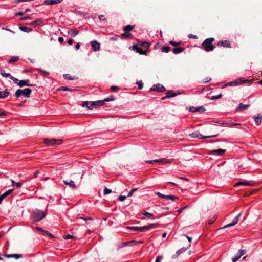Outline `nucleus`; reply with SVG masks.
I'll return each mask as SVG.
<instances>
[{
	"label": "nucleus",
	"mask_w": 262,
	"mask_h": 262,
	"mask_svg": "<svg viewBox=\"0 0 262 262\" xmlns=\"http://www.w3.org/2000/svg\"><path fill=\"white\" fill-rule=\"evenodd\" d=\"M150 46V43L147 41L140 42L138 45L133 46V50L140 54L147 55L148 51L143 50L142 47L148 48Z\"/></svg>",
	"instance_id": "obj_1"
},
{
	"label": "nucleus",
	"mask_w": 262,
	"mask_h": 262,
	"mask_svg": "<svg viewBox=\"0 0 262 262\" xmlns=\"http://www.w3.org/2000/svg\"><path fill=\"white\" fill-rule=\"evenodd\" d=\"M47 215V212L35 209L32 213V218L34 222H39L44 219Z\"/></svg>",
	"instance_id": "obj_2"
},
{
	"label": "nucleus",
	"mask_w": 262,
	"mask_h": 262,
	"mask_svg": "<svg viewBox=\"0 0 262 262\" xmlns=\"http://www.w3.org/2000/svg\"><path fill=\"white\" fill-rule=\"evenodd\" d=\"M214 40L213 37H210L206 39L202 43V46L204 50L206 52H210L213 51L214 49V46L212 44V42Z\"/></svg>",
	"instance_id": "obj_3"
},
{
	"label": "nucleus",
	"mask_w": 262,
	"mask_h": 262,
	"mask_svg": "<svg viewBox=\"0 0 262 262\" xmlns=\"http://www.w3.org/2000/svg\"><path fill=\"white\" fill-rule=\"evenodd\" d=\"M155 226V224H150L149 225L147 226H144L142 227H131V226H127L126 227V228L128 229H129L132 231H137L141 232H145L154 227Z\"/></svg>",
	"instance_id": "obj_4"
},
{
	"label": "nucleus",
	"mask_w": 262,
	"mask_h": 262,
	"mask_svg": "<svg viewBox=\"0 0 262 262\" xmlns=\"http://www.w3.org/2000/svg\"><path fill=\"white\" fill-rule=\"evenodd\" d=\"M31 93L32 90L29 88H26L24 90L18 89L16 91L14 96L16 98H19L21 96H24L26 98H29Z\"/></svg>",
	"instance_id": "obj_5"
},
{
	"label": "nucleus",
	"mask_w": 262,
	"mask_h": 262,
	"mask_svg": "<svg viewBox=\"0 0 262 262\" xmlns=\"http://www.w3.org/2000/svg\"><path fill=\"white\" fill-rule=\"evenodd\" d=\"M217 136H218V134H215V135H211V136H203L198 131L194 132L190 134V137H191V138H198L202 139H205L210 138L212 137H217Z\"/></svg>",
	"instance_id": "obj_6"
},
{
	"label": "nucleus",
	"mask_w": 262,
	"mask_h": 262,
	"mask_svg": "<svg viewBox=\"0 0 262 262\" xmlns=\"http://www.w3.org/2000/svg\"><path fill=\"white\" fill-rule=\"evenodd\" d=\"M62 140L61 139H44V143L48 145H60L62 143Z\"/></svg>",
	"instance_id": "obj_7"
},
{
	"label": "nucleus",
	"mask_w": 262,
	"mask_h": 262,
	"mask_svg": "<svg viewBox=\"0 0 262 262\" xmlns=\"http://www.w3.org/2000/svg\"><path fill=\"white\" fill-rule=\"evenodd\" d=\"M246 80L244 78H240L237 79L235 81H233L230 82H228L226 84V85H230V86H236L241 84L242 83L246 82Z\"/></svg>",
	"instance_id": "obj_8"
},
{
	"label": "nucleus",
	"mask_w": 262,
	"mask_h": 262,
	"mask_svg": "<svg viewBox=\"0 0 262 262\" xmlns=\"http://www.w3.org/2000/svg\"><path fill=\"white\" fill-rule=\"evenodd\" d=\"M146 162L149 164H154L155 163H170V161L169 159L162 158L160 159H156L153 160H147L146 161Z\"/></svg>",
	"instance_id": "obj_9"
},
{
	"label": "nucleus",
	"mask_w": 262,
	"mask_h": 262,
	"mask_svg": "<svg viewBox=\"0 0 262 262\" xmlns=\"http://www.w3.org/2000/svg\"><path fill=\"white\" fill-rule=\"evenodd\" d=\"M241 214H242L241 213H239L236 217H235L233 219V220H232V223L224 226L222 229H225V228H228V227H231V226L235 225L238 223V222L239 221V217L241 216Z\"/></svg>",
	"instance_id": "obj_10"
},
{
	"label": "nucleus",
	"mask_w": 262,
	"mask_h": 262,
	"mask_svg": "<svg viewBox=\"0 0 262 262\" xmlns=\"http://www.w3.org/2000/svg\"><path fill=\"white\" fill-rule=\"evenodd\" d=\"M0 74L4 77H9L11 80H12L13 82H17L18 81V79L11 76L10 73H6L5 71L3 69L0 70Z\"/></svg>",
	"instance_id": "obj_11"
},
{
	"label": "nucleus",
	"mask_w": 262,
	"mask_h": 262,
	"mask_svg": "<svg viewBox=\"0 0 262 262\" xmlns=\"http://www.w3.org/2000/svg\"><path fill=\"white\" fill-rule=\"evenodd\" d=\"M29 80L26 79V80H19L18 79V81L17 82H14L15 83L17 84L18 86L21 88L24 86H31L33 85V84H30L29 83Z\"/></svg>",
	"instance_id": "obj_12"
},
{
	"label": "nucleus",
	"mask_w": 262,
	"mask_h": 262,
	"mask_svg": "<svg viewBox=\"0 0 262 262\" xmlns=\"http://www.w3.org/2000/svg\"><path fill=\"white\" fill-rule=\"evenodd\" d=\"M151 91H157L158 92H162L166 90L164 86L160 84H157L154 85L150 89Z\"/></svg>",
	"instance_id": "obj_13"
},
{
	"label": "nucleus",
	"mask_w": 262,
	"mask_h": 262,
	"mask_svg": "<svg viewBox=\"0 0 262 262\" xmlns=\"http://www.w3.org/2000/svg\"><path fill=\"white\" fill-rule=\"evenodd\" d=\"M103 104L104 100H98L94 101L91 104L90 107H89V109L92 110L94 108H96L99 106L102 105Z\"/></svg>",
	"instance_id": "obj_14"
},
{
	"label": "nucleus",
	"mask_w": 262,
	"mask_h": 262,
	"mask_svg": "<svg viewBox=\"0 0 262 262\" xmlns=\"http://www.w3.org/2000/svg\"><path fill=\"white\" fill-rule=\"evenodd\" d=\"M90 44L94 51H98L100 49V44L96 40L91 41Z\"/></svg>",
	"instance_id": "obj_15"
},
{
	"label": "nucleus",
	"mask_w": 262,
	"mask_h": 262,
	"mask_svg": "<svg viewBox=\"0 0 262 262\" xmlns=\"http://www.w3.org/2000/svg\"><path fill=\"white\" fill-rule=\"evenodd\" d=\"M226 151V150L223 149H218L210 150L209 154L210 155L216 154L219 156L223 155Z\"/></svg>",
	"instance_id": "obj_16"
},
{
	"label": "nucleus",
	"mask_w": 262,
	"mask_h": 262,
	"mask_svg": "<svg viewBox=\"0 0 262 262\" xmlns=\"http://www.w3.org/2000/svg\"><path fill=\"white\" fill-rule=\"evenodd\" d=\"M206 111V109L203 107V106H200V107H193L192 106L190 107L189 111L191 112H199L200 113H203Z\"/></svg>",
	"instance_id": "obj_17"
},
{
	"label": "nucleus",
	"mask_w": 262,
	"mask_h": 262,
	"mask_svg": "<svg viewBox=\"0 0 262 262\" xmlns=\"http://www.w3.org/2000/svg\"><path fill=\"white\" fill-rule=\"evenodd\" d=\"M188 247H183L180 249H179L176 253L175 255H172V258H177L179 255H180L181 253L184 252L186 251Z\"/></svg>",
	"instance_id": "obj_18"
},
{
	"label": "nucleus",
	"mask_w": 262,
	"mask_h": 262,
	"mask_svg": "<svg viewBox=\"0 0 262 262\" xmlns=\"http://www.w3.org/2000/svg\"><path fill=\"white\" fill-rule=\"evenodd\" d=\"M4 257L10 258H14L16 259L21 258L23 257V255L21 254H5Z\"/></svg>",
	"instance_id": "obj_19"
},
{
	"label": "nucleus",
	"mask_w": 262,
	"mask_h": 262,
	"mask_svg": "<svg viewBox=\"0 0 262 262\" xmlns=\"http://www.w3.org/2000/svg\"><path fill=\"white\" fill-rule=\"evenodd\" d=\"M217 45L218 46H222L226 48H230L231 47L230 42L227 40L220 41L218 42Z\"/></svg>",
	"instance_id": "obj_20"
},
{
	"label": "nucleus",
	"mask_w": 262,
	"mask_h": 262,
	"mask_svg": "<svg viewBox=\"0 0 262 262\" xmlns=\"http://www.w3.org/2000/svg\"><path fill=\"white\" fill-rule=\"evenodd\" d=\"M255 122L257 125H259L261 124L262 121V115L260 114L257 116H253Z\"/></svg>",
	"instance_id": "obj_21"
},
{
	"label": "nucleus",
	"mask_w": 262,
	"mask_h": 262,
	"mask_svg": "<svg viewBox=\"0 0 262 262\" xmlns=\"http://www.w3.org/2000/svg\"><path fill=\"white\" fill-rule=\"evenodd\" d=\"M62 0H45V3L47 5H55L61 2Z\"/></svg>",
	"instance_id": "obj_22"
},
{
	"label": "nucleus",
	"mask_w": 262,
	"mask_h": 262,
	"mask_svg": "<svg viewBox=\"0 0 262 262\" xmlns=\"http://www.w3.org/2000/svg\"><path fill=\"white\" fill-rule=\"evenodd\" d=\"M9 95V92L7 89H5L3 91H0V99L7 97Z\"/></svg>",
	"instance_id": "obj_23"
},
{
	"label": "nucleus",
	"mask_w": 262,
	"mask_h": 262,
	"mask_svg": "<svg viewBox=\"0 0 262 262\" xmlns=\"http://www.w3.org/2000/svg\"><path fill=\"white\" fill-rule=\"evenodd\" d=\"M64 183L66 185H69L70 187L75 188L76 187V185L75 184V183L72 180H65L64 181Z\"/></svg>",
	"instance_id": "obj_24"
},
{
	"label": "nucleus",
	"mask_w": 262,
	"mask_h": 262,
	"mask_svg": "<svg viewBox=\"0 0 262 262\" xmlns=\"http://www.w3.org/2000/svg\"><path fill=\"white\" fill-rule=\"evenodd\" d=\"M177 96V94L174 93L172 91H168L167 92V95L165 97H162V99L164 100L166 98L174 97Z\"/></svg>",
	"instance_id": "obj_25"
},
{
	"label": "nucleus",
	"mask_w": 262,
	"mask_h": 262,
	"mask_svg": "<svg viewBox=\"0 0 262 262\" xmlns=\"http://www.w3.org/2000/svg\"><path fill=\"white\" fill-rule=\"evenodd\" d=\"M184 51V48L182 47L174 48L173 49V53L175 54H178Z\"/></svg>",
	"instance_id": "obj_26"
},
{
	"label": "nucleus",
	"mask_w": 262,
	"mask_h": 262,
	"mask_svg": "<svg viewBox=\"0 0 262 262\" xmlns=\"http://www.w3.org/2000/svg\"><path fill=\"white\" fill-rule=\"evenodd\" d=\"M79 31L76 30H70L68 31V34L72 37H74L78 34Z\"/></svg>",
	"instance_id": "obj_27"
},
{
	"label": "nucleus",
	"mask_w": 262,
	"mask_h": 262,
	"mask_svg": "<svg viewBox=\"0 0 262 262\" xmlns=\"http://www.w3.org/2000/svg\"><path fill=\"white\" fill-rule=\"evenodd\" d=\"M239 185H243V186H249L250 185V184L249 182L245 181H239L237 183H236L234 186H237Z\"/></svg>",
	"instance_id": "obj_28"
},
{
	"label": "nucleus",
	"mask_w": 262,
	"mask_h": 262,
	"mask_svg": "<svg viewBox=\"0 0 262 262\" xmlns=\"http://www.w3.org/2000/svg\"><path fill=\"white\" fill-rule=\"evenodd\" d=\"M36 229H37V230L39 231H40V232H43L44 233V234H47V235H49V236H50L51 237H53V236L52 235V234H51V233H50L48 231H46V230H44L43 229H42L41 228H40L39 227H36Z\"/></svg>",
	"instance_id": "obj_29"
},
{
	"label": "nucleus",
	"mask_w": 262,
	"mask_h": 262,
	"mask_svg": "<svg viewBox=\"0 0 262 262\" xmlns=\"http://www.w3.org/2000/svg\"><path fill=\"white\" fill-rule=\"evenodd\" d=\"M249 107H250V105L249 104H243V103H239L238 105V109L240 110H244L247 109Z\"/></svg>",
	"instance_id": "obj_30"
},
{
	"label": "nucleus",
	"mask_w": 262,
	"mask_h": 262,
	"mask_svg": "<svg viewBox=\"0 0 262 262\" xmlns=\"http://www.w3.org/2000/svg\"><path fill=\"white\" fill-rule=\"evenodd\" d=\"M63 237L64 239H77V237L73 236V235H71L69 234L63 235Z\"/></svg>",
	"instance_id": "obj_31"
},
{
	"label": "nucleus",
	"mask_w": 262,
	"mask_h": 262,
	"mask_svg": "<svg viewBox=\"0 0 262 262\" xmlns=\"http://www.w3.org/2000/svg\"><path fill=\"white\" fill-rule=\"evenodd\" d=\"M164 198L167 200L174 201L175 199H178V197L172 195H164Z\"/></svg>",
	"instance_id": "obj_32"
},
{
	"label": "nucleus",
	"mask_w": 262,
	"mask_h": 262,
	"mask_svg": "<svg viewBox=\"0 0 262 262\" xmlns=\"http://www.w3.org/2000/svg\"><path fill=\"white\" fill-rule=\"evenodd\" d=\"M19 28L21 31L27 33L30 32L32 30L31 28L27 27H19Z\"/></svg>",
	"instance_id": "obj_33"
},
{
	"label": "nucleus",
	"mask_w": 262,
	"mask_h": 262,
	"mask_svg": "<svg viewBox=\"0 0 262 262\" xmlns=\"http://www.w3.org/2000/svg\"><path fill=\"white\" fill-rule=\"evenodd\" d=\"M13 191V189H9L4 193L1 196L3 199H5L7 196H8Z\"/></svg>",
	"instance_id": "obj_34"
},
{
	"label": "nucleus",
	"mask_w": 262,
	"mask_h": 262,
	"mask_svg": "<svg viewBox=\"0 0 262 262\" xmlns=\"http://www.w3.org/2000/svg\"><path fill=\"white\" fill-rule=\"evenodd\" d=\"M134 25H128L124 28L123 31L125 32H128L131 31L134 28Z\"/></svg>",
	"instance_id": "obj_35"
},
{
	"label": "nucleus",
	"mask_w": 262,
	"mask_h": 262,
	"mask_svg": "<svg viewBox=\"0 0 262 262\" xmlns=\"http://www.w3.org/2000/svg\"><path fill=\"white\" fill-rule=\"evenodd\" d=\"M18 59H19L18 56H13L10 59H9L8 63H12L13 62L17 61L18 60Z\"/></svg>",
	"instance_id": "obj_36"
},
{
	"label": "nucleus",
	"mask_w": 262,
	"mask_h": 262,
	"mask_svg": "<svg viewBox=\"0 0 262 262\" xmlns=\"http://www.w3.org/2000/svg\"><path fill=\"white\" fill-rule=\"evenodd\" d=\"M142 214L149 219L154 218V215L152 213H150L146 212V211H144L142 213Z\"/></svg>",
	"instance_id": "obj_37"
},
{
	"label": "nucleus",
	"mask_w": 262,
	"mask_h": 262,
	"mask_svg": "<svg viewBox=\"0 0 262 262\" xmlns=\"http://www.w3.org/2000/svg\"><path fill=\"white\" fill-rule=\"evenodd\" d=\"M171 48L169 46H164L162 47L161 48V51L163 52L168 53L170 51Z\"/></svg>",
	"instance_id": "obj_38"
},
{
	"label": "nucleus",
	"mask_w": 262,
	"mask_h": 262,
	"mask_svg": "<svg viewBox=\"0 0 262 262\" xmlns=\"http://www.w3.org/2000/svg\"><path fill=\"white\" fill-rule=\"evenodd\" d=\"M11 182H12V185L13 186L16 187L17 188H19L21 187L22 184L20 183L16 182L14 180H12Z\"/></svg>",
	"instance_id": "obj_39"
},
{
	"label": "nucleus",
	"mask_w": 262,
	"mask_h": 262,
	"mask_svg": "<svg viewBox=\"0 0 262 262\" xmlns=\"http://www.w3.org/2000/svg\"><path fill=\"white\" fill-rule=\"evenodd\" d=\"M133 243L134 244V245H138V244H142L143 243V241H135V240H134V241H131L129 242H126L125 243V244H127L128 243Z\"/></svg>",
	"instance_id": "obj_40"
},
{
	"label": "nucleus",
	"mask_w": 262,
	"mask_h": 262,
	"mask_svg": "<svg viewBox=\"0 0 262 262\" xmlns=\"http://www.w3.org/2000/svg\"><path fill=\"white\" fill-rule=\"evenodd\" d=\"M58 91H72V90L66 86H61L57 89Z\"/></svg>",
	"instance_id": "obj_41"
},
{
	"label": "nucleus",
	"mask_w": 262,
	"mask_h": 262,
	"mask_svg": "<svg viewBox=\"0 0 262 262\" xmlns=\"http://www.w3.org/2000/svg\"><path fill=\"white\" fill-rule=\"evenodd\" d=\"M222 97V95L221 94H220L219 95H217L212 96L210 97H209V99L210 100H215V99L221 98Z\"/></svg>",
	"instance_id": "obj_42"
},
{
	"label": "nucleus",
	"mask_w": 262,
	"mask_h": 262,
	"mask_svg": "<svg viewBox=\"0 0 262 262\" xmlns=\"http://www.w3.org/2000/svg\"><path fill=\"white\" fill-rule=\"evenodd\" d=\"M241 257L239 255L238 253L232 259V262L237 261Z\"/></svg>",
	"instance_id": "obj_43"
},
{
	"label": "nucleus",
	"mask_w": 262,
	"mask_h": 262,
	"mask_svg": "<svg viewBox=\"0 0 262 262\" xmlns=\"http://www.w3.org/2000/svg\"><path fill=\"white\" fill-rule=\"evenodd\" d=\"M112 192V190L110 189H108L106 187H105L103 191V193L104 194H108Z\"/></svg>",
	"instance_id": "obj_44"
},
{
	"label": "nucleus",
	"mask_w": 262,
	"mask_h": 262,
	"mask_svg": "<svg viewBox=\"0 0 262 262\" xmlns=\"http://www.w3.org/2000/svg\"><path fill=\"white\" fill-rule=\"evenodd\" d=\"M138 188H134L133 189H132L128 193V195H127V197H130L137 190Z\"/></svg>",
	"instance_id": "obj_45"
},
{
	"label": "nucleus",
	"mask_w": 262,
	"mask_h": 262,
	"mask_svg": "<svg viewBox=\"0 0 262 262\" xmlns=\"http://www.w3.org/2000/svg\"><path fill=\"white\" fill-rule=\"evenodd\" d=\"M181 42L179 41V42H176V41H172V40H171L169 41V43L171 45H172L173 46H177L178 45H180L181 44Z\"/></svg>",
	"instance_id": "obj_46"
},
{
	"label": "nucleus",
	"mask_w": 262,
	"mask_h": 262,
	"mask_svg": "<svg viewBox=\"0 0 262 262\" xmlns=\"http://www.w3.org/2000/svg\"><path fill=\"white\" fill-rule=\"evenodd\" d=\"M114 100V97L113 96H111L109 97H107V98L104 99L103 100H104V102H108L110 101H113Z\"/></svg>",
	"instance_id": "obj_47"
},
{
	"label": "nucleus",
	"mask_w": 262,
	"mask_h": 262,
	"mask_svg": "<svg viewBox=\"0 0 262 262\" xmlns=\"http://www.w3.org/2000/svg\"><path fill=\"white\" fill-rule=\"evenodd\" d=\"M246 253V250H239L238 252V254L239 255L242 257V256L244 255Z\"/></svg>",
	"instance_id": "obj_48"
},
{
	"label": "nucleus",
	"mask_w": 262,
	"mask_h": 262,
	"mask_svg": "<svg viewBox=\"0 0 262 262\" xmlns=\"http://www.w3.org/2000/svg\"><path fill=\"white\" fill-rule=\"evenodd\" d=\"M64 77L68 80H73L74 78H73L71 76L70 74H64L63 75Z\"/></svg>",
	"instance_id": "obj_49"
},
{
	"label": "nucleus",
	"mask_w": 262,
	"mask_h": 262,
	"mask_svg": "<svg viewBox=\"0 0 262 262\" xmlns=\"http://www.w3.org/2000/svg\"><path fill=\"white\" fill-rule=\"evenodd\" d=\"M42 21L40 19H38V20H36L35 21H33L32 23H31V25H33V24H35V25H40Z\"/></svg>",
	"instance_id": "obj_50"
},
{
	"label": "nucleus",
	"mask_w": 262,
	"mask_h": 262,
	"mask_svg": "<svg viewBox=\"0 0 262 262\" xmlns=\"http://www.w3.org/2000/svg\"><path fill=\"white\" fill-rule=\"evenodd\" d=\"M122 35L123 36L125 37V38H128V37H130L131 34L128 32H125V33L122 34Z\"/></svg>",
	"instance_id": "obj_51"
},
{
	"label": "nucleus",
	"mask_w": 262,
	"mask_h": 262,
	"mask_svg": "<svg viewBox=\"0 0 262 262\" xmlns=\"http://www.w3.org/2000/svg\"><path fill=\"white\" fill-rule=\"evenodd\" d=\"M137 84L138 85V89L139 90H141L143 86V82H142V81H140L138 82Z\"/></svg>",
	"instance_id": "obj_52"
},
{
	"label": "nucleus",
	"mask_w": 262,
	"mask_h": 262,
	"mask_svg": "<svg viewBox=\"0 0 262 262\" xmlns=\"http://www.w3.org/2000/svg\"><path fill=\"white\" fill-rule=\"evenodd\" d=\"M184 236H186V238L188 239V241H189V244H188V245L187 246V247H190V245H191V240H192V238L191 237L188 236V235H185L184 234Z\"/></svg>",
	"instance_id": "obj_53"
},
{
	"label": "nucleus",
	"mask_w": 262,
	"mask_h": 262,
	"mask_svg": "<svg viewBox=\"0 0 262 262\" xmlns=\"http://www.w3.org/2000/svg\"><path fill=\"white\" fill-rule=\"evenodd\" d=\"M126 198V196H125V195H120L119 197H118V200L119 201H123L124 200H125V199Z\"/></svg>",
	"instance_id": "obj_54"
},
{
	"label": "nucleus",
	"mask_w": 262,
	"mask_h": 262,
	"mask_svg": "<svg viewBox=\"0 0 262 262\" xmlns=\"http://www.w3.org/2000/svg\"><path fill=\"white\" fill-rule=\"evenodd\" d=\"M162 259H163V256H158L156 257V261L155 262H161V260H162Z\"/></svg>",
	"instance_id": "obj_55"
},
{
	"label": "nucleus",
	"mask_w": 262,
	"mask_h": 262,
	"mask_svg": "<svg viewBox=\"0 0 262 262\" xmlns=\"http://www.w3.org/2000/svg\"><path fill=\"white\" fill-rule=\"evenodd\" d=\"M7 115V113L6 112L3 111L2 109L0 108V117L2 116H5Z\"/></svg>",
	"instance_id": "obj_56"
},
{
	"label": "nucleus",
	"mask_w": 262,
	"mask_h": 262,
	"mask_svg": "<svg viewBox=\"0 0 262 262\" xmlns=\"http://www.w3.org/2000/svg\"><path fill=\"white\" fill-rule=\"evenodd\" d=\"M88 104H89V102L88 101H84V102H83L82 105L83 107H85L89 109V107H90V106L88 105Z\"/></svg>",
	"instance_id": "obj_57"
},
{
	"label": "nucleus",
	"mask_w": 262,
	"mask_h": 262,
	"mask_svg": "<svg viewBox=\"0 0 262 262\" xmlns=\"http://www.w3.org/2000/svg\"><path fill=\"white\" fill-rule=\"evenodd\" d=\"M2 30H6V31H9L13 34H14L15 33V32L12 31V30H10L9 29H8V28H5V27H2Z\"/></svg>",
	"instance_id": "obj_58"
},
{
	"label": "nucleus",
	"mask_w": 262,
	"mask_h": 262,
	"mask_svg": "<svg viewBox=\"0 0 262 262\" xmlns=\"http://www.w3.org/2000/svg\"><path fill=\"white\" fill-rule=\"evenodd\" d=\"M156 195H157L159 197L161 198H164V194H162L161 193L159 192H157L155 193Z\"/></svg>",
	"instance_id": "obj_59"
},
{
	"label": "nucleus",
	"mask_w": 262,
	"mask_h": 262,
	"mask_svg": "<svg viewBox=\"0 0 262 262\" xmlns=\"http://www.w3.org/2000/svg\"><path fill=\"white\" fill-rule=\"evenodd\" d=\"M111 89L113 91H115L119 89V88L117 86H112Z\"/></svg>",
	"instance_id": "obj_60"
},
{
	"label": "nucleus",
	"mask_w": 262,
	"mask_h": 262,
	"mask_svg": "<svg viewBox=\"0 0 262 262\" xmlns=\"http://www.w3.org/2000/svg\"><path fill=\"white\" fill-rule=\"evenodd\" d=\"M211 78H209V77H206L205 78L204 80H203V82L204 83H207V82H209L210 80H211Z\"/></svg>",
	"instance_id": "obj_61"
},
{
	"label": "nucleus",
	"mask_w": 262,
	"mask_h": 262,
	"mask_svg": "<svg viewBox=\"0 0 262 262\" xmlns=\"http://www.w3.org/2000/svg\"><path fill=\"white\" fill-rule=\"evenodd\" d=\"M99 19L101 21H104L105 19L104 18V16L103 15H99Z\"/></svg>",
	"instance_id": "obj_62"
},
{
	"label": "nucleus",
	"mask_w": 262,
	"mask_h": 262,
	"mask_svg": "<svg viewBox=\"0 0 262 262\" xmlns=\"http://www.w3.org/2000/svg\"><path fill=\"white\" fill-rule=\"evenodd\" d=\"M58 40L60 43H62L63 42L64 39L62 37H59L58 39Z\"/></svg>",
	"instance_id": "obj_63"
},
{
	"label": "nucleus",
	"mask_w": 262,
	"mask_h": 262,
	"mask_svg": "<svg viewBox=\"0 0 262 262\" xmlns=\"http://www.w3.org/2000/svg\"><path fill=\"white\" fill-rule=\"evenodd\" d=\"M188 37L189 38H194V39H196L197 38V36L196 35H192V34H189L188 35Z\"/></svg>",
	"instance_id": "obj_64"
}]
</instances>
